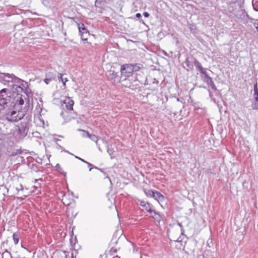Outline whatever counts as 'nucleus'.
Instances as JSON below:
<instances>
[{
  "mask_svg": "<svg viewBox=\"0 0 258 258\" xmlns=\"http://www.w3.org/2000/svg\"><path fill=\"white\" fill-rule=\"evenodd\" d=\"M200 71H201V73L202 74H203V75H204L205 76V80L206 79V76H209L208 74H207V73L205 70V69L204 68H202L201 69V70H200Z\"/></svg>",
  "mask_w": 258,
  "mask_h": 258,
  "instance_id": "27",
  "label": "nucleus"
},
{
  "mask_svg": "<svg viewBox=\"0 0 258 258\" xmlns=\"http://www.w3.org/2000/svg\"><path fill=\"white\" fill-rule=\"evenodd\" d=\"M152 217L156 221L159 222L161 219L162 217L160 215L157 213L155 211L153 210L152 212Z\"/></svg>",
  "mask_w": 258,
  "mask_h": 258,
  "instance_id": "13",
  "label": "nucleus"
},
{
  "mask_svg": "<svg viewBox=\"0 0 258 258\" xmlns=\"http://www.w3.org/2000/svg\"><path fill=\"white\" fill-rule=\"evenodd\" d=\"M5 255L6 258H13L11 252L8 251L7 250H6V252H5L3 253V255ZM3 258H4V257H3Z\"/></svg>",
  "mask_w": 258,
  "mask_h": 258,
  "instance_id": "25",
  "label": "nucleus"
},
{
  "mask_svg": "<svg viewBox=\"0 0 258 258\" xmlns=\"http://www.w3.org/2000/svg\"><path fill=\"white\" fill-rule=\"evenodd\" d=\"M75 157L78 159H79V160L81 161L82 162L86 163V162H87L86 161L84 160V159L77 156H75Z\"/></svg>",
  "mask_w": 258,
  "mask_h": 258,
  "instance_id": "29",
  "label": "nucleus"
},
{
  "mask_svg": "<svg viewBox=\"0 0 258 258\" xmlns=\"http://www.w3.org/2000/svg\"><path fill=\"white\" fill-rule=\"evenodd\" d=\"M143 67V66L141 63H135L132 64V68L134 72L139 71L141 68Z\"/></svg>",
  "mask_w": 258,
  "mask_h": 258,
  "instance_id": "14",
  "label": "nucleus"
},
{
  "mask_svg": "<svg viewBox=\"0 0 258 258\" xmlns=\"http://www.w3.org/2000/svg\"><path fill=\"white\" fill-rule=\"evenodd\" d=\"M103 173L104 175H106V178H109L108 176L107 175V174L105 172L103 171Z\"/></svg>",
  "mask_w": 258,
  "mask_h": 258,
  "instance_id": "36",
  "label": "nucleus"
},
{
  "mask_svg": "<svg viewBox=\"0 0 258 258\" xmlns=\"http://www.w3.org/2000/svg\"><path fill=\"white\" fill-rule=\"evenodd\" d=\"M143 15L145 17H148L150 16V14L148 12H144Z\"/></svg>",
  "mask_w": 258,
  "mask_h": 258,
  "instance_id": "32",
  "label": "nucleus"
},
{
  "mask_svg": "<svg viewBox=\"0 0 258 258\" xmlns=\"http://www.w3.org/2000/svg\"><path fill=\"white\" fill-rule=\"evenodd\" d=\"M40 180H42V179H39ZM39 180V179H35V183H36Z\"/></svg>",
  "mask_w": 258,
  "mask_h": 258,
  "instance_id": "38",
  "label": "nucleus"
},
{
  "mask_svg": "<svg viewBox=\"0 0 258 258\" xmlns=\"http://www.w3.org/2000/svg\"><path fill=\"white\" fill-rule=\"evenodd\" d=\"M58 79L59 82H62L63 83V85L64 86H66V83L68 81L67 78H63V75L62 74H58Z\"/></svg>",
  "mask_w": 258,
  "mask_h": 258,
  "instance_id": "16",
  "label": "nucleus"
},
{
  "mask_svg": "<svg viewBox=\"0 0 258 258\" xmlns=\"http://www.w3.org/2000/svg\"><path fill=\"white\" fill-rule=\"evenodd\" d=\"M254 99L257 100L258 99V88H257V84L256 83L254 85Z\"/></svg>",
  "mask_w": 258,
  "mask_h": 258,
  "instance_id": "18",
  "label": "nucleus"
},
{
  "mask_svg": "<svg viewBox=\"0 0 258 258\" xmlns=\"http://www.w3.org/2000/svg\"><path fill=\"white\" fill-rule=\"evenodd\" d=\"M205 81L208 84L210 85L211 89L213 90H214V91L217 90V88H216V86L215 85L214 82L213 81L211 77H210L209 76H206V79L205 80Z\"/></svg>",
  "mask_w": 258,
  "mask_h": 258,
  "instance_id": "11",
  "label": "nucleus"
},
{
  "mask_svg": "<svg viewBox=\"0 0 258 258\" xmlns=\"http://www.w3.org/2000/svg\"><path fill=\"white\" fill-rule=\"evenodd\" d=\"M17 78L13 74L0 73V82H2L5 85L7 84L8 88L10 87V85L15 83V79Z\"/></svg>",
  "mask_w": 258,
  "mask_h": 258,
  "instance_id": "4",
  "label": "nucleus"
},
{
  "mask_svg": "<svg viewBox=\"0 0 258 258\" xmlns=\"http://www.w3.org/2000/svg\"><path fill=\"white\" fill-rule=\"evenodd\" d=\"M251 106L253 109L258 110V99L257 100L254 99V101L252 103Z\"/></svg>",
  "mask_w": 258,
  "mask_h": 258,
  "instance_id": "23",
  "label": "nucleus"
},
{
  "mask_svg": "<svg viewBox=\"0 0 258 258\" xmlns=\"http://www.w3.org/2000/svg\"><path fill=\"white\" fill-rule=\"evenodd\" d=\"M117 78V73L114 71L110 70L108 72L107 75V78L108 80L112 82V83L114 84L116 82V79Z\"/></svg>",
  "mask_w": 258,
  "mask_h": 258,
  "instance_id": "7",
  "label": "nucleus"
},
{
  "mask_svg": "<svg viewBox=\"0 0 258 258\" xmlns=\"http://www.w3.org/2000/svg\"><path fill=\"white\" fill-rule=\"evenodd\" d=\"M116 257H117V258H120L119 257H118V256H116Z\"/></svg>",
  "mask_w": 258,
  "mask_h": 258,
  "instance_id": "43",
  "label": "nucleus"
},
{
  "mask_svg": "<svg viewBox=\"0 0 258 258\" xmlns=\"http://www.w3.org/2000/svg\"><path fill=\"white\" fill-rule=\"evenodd\" d=\"M179 226H180L181 228L182 227V225H181V224L179 223Z\"/></svg>",
  "mask_w": 258,
  "mask_h": 258,
  "instance_id": "40",
  "label": "nucleus"
},
{
  "mask_svg": "<svg viewBox=\"0 0 258 258\" xmlns=\"http://www.w3.org/2000/svg\"><path fill=\"white\" fill-rule=\"evenodd\" d=\"M84 132L83 136H86L87 137L89 138L92 141H94L97 144L98 141V137L94 135H90L88 132H86L84 130H81Z\"/></svg>",
  "mask_w": 258,
  "mask_h": 258,
  "instance_id": "12",
  "label": "nucleus"
},
{
  "mask_svg": "<svg viewBox=\"0 0 258 258\" xmlns=\"http://www.w3.org/2000/svg\"><path fill=\"white\" fill-rule=\"evenodd\" d=\"M15 83H16L18 85L21 86V88L23 90L24 92L26 93L25 90H26V88L27 87V83L25 81L18 78L17 79H15Z\"/></svg>",
  "mask_w": 258,
  "mask_h": 258,
  "instance_id": "9",
  "label": "nucleus"
},
{
  "mask_svg": "<svg viewBox=\"0 0 258 258\" xmlns=\"http://www.w3.org/2000/svg\"><path fill=\"white\" fill-rule=\"evenodd\" d=\"M132 80H133V78H129L128 77V78H125L122 80L120 79L118 82L122 83V85H124L126 87L134 89L136 88V86L139 85V81L137 79H134V81L135 84H134L133 82H131Z\"/></svg>",
  "mask_w": 258,
  "mask_h": 258,
  "instance_id": "6",
  "label": "nucleus"
},
{
  "mask_svg": "<svg viewBox=\"0 0 258 258\" xmlns=\"http://www.w3.org/2000/svg\"><path fill=\"white\" fill-rule=\"evenodd\" d=\"M29 127L26 122H21L19 125H17L15 131V138L17 142L23 140L28 134Z\"/></svg>",
  "mask_w": 258,
  "mask_h": 258,
  "instance_id": "1",
  "label": "nucleus"
},
{
  "mask_svg": "<svg viewBox=\"0 0 258 258\" xmlns=\"http://www.w3.org/2000/svg\"><path fill=\"white\" fill-rule=\"evenodd\" d=\"M154 192V191L151 190L144 189V192L148 197H153Z\"/></svg>",
  "mask_w": 258,
  "mask_h": 258,
  "instance_id": "21",
  "label": "nucleus"
},
{
  "mask_svg": "<svg viewBox=\"0 0 258 258\" xmlns=\"http://www.w3.org/2000/svg\"><path fill=\"white\" fill-rule=\"evenodd\" d=\"M98 149H99V150L100 151H101V148H100L99 147H98Z\"/></svg>",
  "mask_w": 258,
  "mask_h": 258,
  "instance_id": "42",
  "label": "nucleus"
},
{
  "mask_svg": "<svg viewBox=\"0 0 258 258\" xmlns=\"http://www.w3.org/2000/svg\"><path fill=\"white\" fill-rule=\"evenodd\" d=\"M23 151L21 149H14L12 151L8 150V155L10 156H15L23 153Z\"/></svg>",
  "mask_w": 258,
  "mask_h": 258,
  "instance_id": "10",
  "label": "nucleus"
},
{
  "mask_svg": "<svg viewBox=\"0 0 258 258\" xmlns=\"http://www.w3.org/2000/svg\"><path fill=\"white\" fill-rule=\"evenodd\" d=\"M16 189L17 190H23V185L22 184H20L19 187H17L16 188Z\"/></svg>",
  "mask_w": 258,
  "mask_h": 258,
  "instance_id": "30",
  "label": "nucleus"
},
{
  "mask_svg": "<svg viewBox=\"0 0 258 258\" xmlns=\"http://www.w3.org/2000/svg\"><path fill=\"white\" fill-rule=\"evenodd\" d=\"M78 29L80 34L88 31L83 23L78 24Z\"/></svg>",
  "mask_w": 258,
  "mask_h": 258,
  "instance_id": "15",
  "label": "nucleus"
},
{
  "mask_svg": "<svg viewBox=\"0 0 258 258\" xmlns=\"http://www.w3.org/2000/svg\"><path fill=\"white\" fill-rule=\"evenodd\" d=\"M55 75L51 72H48L46 74L45 78L44 79V82L46 84H49L52 81L55 80Z\"/></svg>",
  "mask_w": 258,
  "mask_h": 258,
  "instance_id": "8",
  "label": "nucleus"
},
{
  "mask_svg": "<svg viewBox=\"0 0 258 258\" xmlns=\"http://www.w3.org/2000/svg\"><path fill=\"white\" fill-rule=\"evenodd\" d=\"M13 239L14 243L15 244H17L18 243L19 240V235L16 233H14L13 235Z\"/></svg>",
  "mask_w": 258,
  "mask_h": 258,
  "instance_id": "19",
  "label": "nucleus"
},
{
  "mask_svg": "<svg viewBox=\"0 0 258 258\" xmlns=\"http://www.w3.org/2000/svg\"><path fill=\"white\" fill-rule=\"evenodd\" d=\"M94 168H95V169L99 170L100 172H101L102 173L103 172V170L102 169H101V168H98L97 167H94Z\"/></svg>",
  "mask_w": 258,
  "mask_h": 258,
  "instance_id": "34",
  "label": "nucleus"
},
{
  "mask_svg": "<svg viewBox=\"0 0 258 258\" xmlns=\"http://www.w3.org/2000/svg\"><path fill=\"white\" fill-rule=\"evenodd\" d=\"M189 61L187 59H186V63L187 64V66H189Z\"/></svg>",
  "mask_w": 258,
  "mask_h": 258,
  "instance_id": "37",
  "label": "nucleus"
},
{
  "mask_svg": "<svg viewBox=\"0 0 258 258\" xmlns=\"http://www.w3.org/2000/svg\"><path fill=\"white\" fill-rule=\"evenodd\" d=\"M195 65L196 67H197L199 70H201L203 68L201 63L197 60H195Z\"/></svg>",
  "mask_w": 258,
  "mask_h": 258,
  "instance_id": "26",
  "label": "nucleus"
},
{
  "mask_svg": "<svg viewBox=\"0 0 258 258\" xmlns=\"http://www.w3.org/2000/svg\"><path fill=\"white\" fill-rule=\"evenodd\" d=\"M140 205L142 207H146V203L144 201H142L140 203Z\"/></svg>",
  "mask_w": 258,
  "mask_h": 258,
  "instance_id": "31",
  "label": "nucleus"
},
{
  "mask_svg": "<svg viewBox=\"0 0 258 258\" xmlns=\"http://www.w3.org/2000/svg\"><path fill=\"white\" fill-rule=\"evenodd\" d=\"M230 3H235L238 0H227Z\"/></svg>",
  "mask_w": 258,
  "mask_h": 258,
  "instance_id": "33",
  "label": "nucleus"
},
{
  "mask_svg": "<svg viewBox=\"0 0 258 258\" xmlns=\"http://www.w3.org/2000/svg\"><path fill=\"white\" fill-rule=\"evenodd\" d=\"M56 167H59V165L58 164H57V165H56Z\"/></svg>",
  "mask_w": 258,
  "mask_h": 258,
  "instance_id": "41",
  "label": "nucleus"
},
{
  "mask_svg": "<svg viewBox=\"0 0 258 258\" xmlns=\"http://www.w3.org/2000/svg\"><path fill=\"white\" fill-rule=\"evenodd\" d=\"M64 106L63 107V109L60 114L61 116L65 119H66L68 115V112L73 110V105L74 102L70 97L66 98L63 101Z\"/></svg>",
  "mask_w": 258,
  "mask_h": 258,
  "instance_id": "3",
  "label": "nucleus"
},
{
  "mask_svg": "<svg viewBox=\"0 0 258 258\" xmlns=\"http://www.w3.org/2000/svg\"><path fill=\"white\" fill-rule=\"evenodd\" d=\"M153 197L155 199H163L164 196L159 192L158 191H154V194L153 195Z\"/></svg>",
  "mask_w": 258,
  "mask_h": 258,
  "instance_id": "17",
  "label": "nucleus"
},
{
  "mask_svg": "<svg viewBox=\"0 0 258 258\" xmlns=\"http://www.w3.org/2000/svg\"><path fill=\"white\" fill-rule=\"evenodd\" d=\"M144 207L148 212H149L150 214H152L153 210L151 209V208H150V205L149 203H146V207Z\"/></svg>",
  "mask_w": 258,
  "mask_h": 258,
  "instance_id": "24",
  "label": "nucleus"
},
{
  "mask_svg": "<svg viewBox=\"0 0 258 258\" xmlns=\"http://www.w3.org/2000/svg\"><path fill=\"white\" fill-rule=\"evenodd\" d=\"M86 164H87V165L88 166V167L90 168L89 171H90L92 170V169L93 168V165L92 164H91L90 163L88 162L87 161L86 162Z\"/></svg>",
  "mask_w": 258,
  "mask_h": 258,
  "instance_id": "28",
  "label": "nucleus"
},
{
  "mask_svg": "<svg viewBox=\"0 0 258 258\" xmlns=\"http://www.w3.org/2000/svg\"><path fill=\"white\" fill-rule=\"evenodd\" d=\"M252 3L253 9L255 11H258V0H252Z\"/></svg>",
  "mask_w": 258,
  "mask_h": 258,
  "instance_id": "22",
  "label": "nucleus"
},
{
  "mask_svg": "<svg viewBox=\"0 0 258 258\" xmlns=\"http://www.w3.org/2000/svg\"><path fill=\"white\" fill-rule=\"evenodd\" d=\"M24 92L23 90L21 88V86L18 85L16 83L10 85V87L8 88H4L0 91L1 94L4 95L5 98L9 97L8 93H12L13 94H16L19 95L20 93Z\"/></svg>",
  "mask_w": 258,
  "mask_h": 258,
  "instance_id": "2",
  "label": "nucleus"
},
{
  "mask_svg": "<svg viewBox=\"0 0 258 258\" xmlns=\"http://www.w3.org/2000/svg\"><path fill=\"white\" fill-rule=\"evenodd\" d=\"M141 16H141V14L140 13H137V14H136V17H137V18H141Z\"/></svg>",
  "mask_w": 258,
  "mask_h": 258,
  "instance_id": "35",
  "label": "nucleus"
},
{
  "mask_svg": "<svg viewBox=\"0 0 258 258\" xmlns=\"http://www.w3.org/2000/svg\"><path fill=\"white\" fill-rule=\"evenodd\" d=\"M72 258H76V257H74L73 253H72Z\"/></svg>",
  "mask_w": 258,
  "mask_h": 258,
  "instance_id": "39",
  "label": "nucleus"
},
{
  "mask_svg": "<svg viewBox=\"0 0 258 258\" xmlns=\"http://www.w3.org/2000/svg\"><path fill=\"white\" fill-rule=\"evenodd\" d=\"M80 35L82 40H87L88 39V36H89V31H86V32L81 33Z\"/></svg>",
  "mask_w": 258,
  "mask_h": 258,
  "instance_id": "20",
  "label": "nucleus"
},
{
  "mask_svg": "<svg viewBox=\"0 0 258 258\" xmlns=\"http://www.w3.org/2000/svg\"><path fill=\"white\" fill-rule=\"evenodd\" d=\"M120 73L122 76L125 77H130L131 76L133 73H134L132 63H127L123 64L121 66Z\"/></svg>",
  "mask_w": 258,
  "mask_h": 258,
  "instance_id": "5",
  "label": "nucleus"
}]
</instances>
